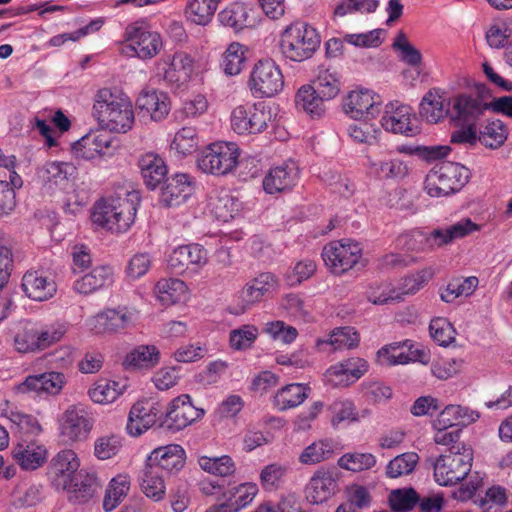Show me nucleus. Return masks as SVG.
<instances>
[{
  "instance_id": "f257e3e1",
  "label": "nucleus",
  "mask_w": 512,
  "mask_h": 512,
  "mask_svg": "<svg viewBox=\"0 0 512 512\" xmlns=\"http://www.w3.org/2000/svg\"><path fill=\"white\" fill-rule=\"evenodd\" d=\"M93 115L102 127L118 133L129 131L134 124L132 102L117 88H101L96 92Z\"/></svg>"
},
{
  "instance_id": "f03ea898",
  "label": "nucleus",
  "mask_w": 512,
  "mask_h": 512,
  "mask_svg": "<svg viewBox=\"0 0 512 512\" xmlns=\"http://www.w3.org/2000/svg\"><path fill=\"white\" fill-rule=\"evenodd\" d=\"M481 229L470 218H462L460 221L443 228H437L430 233L419 230L402 234L398 237V245L412 252L432 251L462 239Z\"/></svg>"
},
{
  "instance_id": "7ed1b4c3",
  "label": "nucleus",
  "mask_w": 512,
  "mask_h": 512,
  "mask_svg": "<svg viewBox=\"0 0 512 512\" xmlns=\"http://www.w3.org/2000/svg\"><path fill=\"white\" fill-rule=\"evenodd\" d=\"M139 203L140 196L136 191L99 201L94 206L92 222L112 232H125L134 223Z\"/></svg>"
},
{
  "instance_id": "20e7f679",
  "label": "nucleus",
  "mask_w": 512,
  "mask_h": 512,
  "mask_svg": "<svg viewBox=\"0 0 512 512\" xmlns=\"http://www.w3.org/2000/svg\"><path fill=\"white\" fill-rule=\"evenodd\" d=\"M320 43V35L313 26L295 21L282 32L280 46L287 59L302 62L313 56Z\"/></svg>"
},
{
  "instance_id": "39448f33",
  "label": "nucleus",
  "mask_w": 512,
  "mask_h": 512,
  "mask_svg": "<svg viewBox=\"0 0 512 512\" xmlns=\"http://www.w3.org/2000/svg\"><path fill=\"white\" fill-rule=\"evenodd\" d=\"M489 90L483 83H474L473 89L454 95L451 99V120L458 124H477L491 108Z\"/></svg>"
},
{
  "instance_id": "423d86ee",
  "label": "nucleus",
  "mask_w": 512,
  "mask_h": 512,
  "mask_svg": "<svg viewBox=\"0 0 512 512\" xmlns=\"http://www.w3.org/2000/svg\"><path fill=\"white\" fill-rule=\"evenodd\" d=\"M473 450L469 445H457L454 450L440 455L434 462V478L441 486L461 482L471 471Z\"/></svg>"
},
{
  "instance_id": "0eeeda50",
  "label": "nucleus",
  "mask_w": 512,
  "mask_h": 512,
  "mask_svg": "<svg viewBox=\"0 0 512 512\" xmlns=\"http://www.w3.org/2000/svg\"><path fill=\"white\" fill-rule=\"evenodd\" d=\"M469 170L454 162H443L426 176L425 190L432 197H443L459 191L469 180Z\"/></svg>"
},
{
  "instance_id": "6e6552de",
  "label": "nucleus",
  "mask_w": 512,
  "mask_h": 512,
  "mask_svg": "<svg viewBox=\"0 0 512 512\" xmlns=\"http://www.w3.org/2000/svg\"><path fill=\"white\" fill-rule=\"evenodd\" d=\"M239 155V148L233 142L212 143L198 155L197 166L207 174L225 175L236 168Z\"/></svg>"
},
{
  "instance_id": "1a4fd4ad",
  "label": "nucleus",
  "mask_w": 512,
  "mask_h": 512,
  "mask_svg": "<svg viewBox=\"0 0 512 512\" xmlns=\"http://www.w3.org/2000/svg\"><path fill=\"white\" fill-rule=\"evenodd\" d=\"M361 257V245L351 239L331 241L322 250L325 265L336 275H341L352 269Z\"/></svg>"
},
{
  "instance_id": "9d476101",
  "label": "nucleus",
  "mask_w": 512,
  "mask_h": 512,
  "mask_svg": "<svg viewBox=\"0 0 512 512\" xmlns=\"http://www.w3.org/2000/svg\"><path fill=\"white\" fill-rule=\"evenodd\" d=\"M94 426L91 412L81 404L70 405L59 418V435L66 443L85 441Z\"/></svg>"
},
{
  "instance_id": "9b49d317",
  "label": "nucleus",
  "mask_w": 512,
  "mask_h": 512,
  "mask_svg": "<svg viewBox=\"0 0 512 512\" xmlns=\"http://www.w3.org/2000/svg\"><path fill=\"white\" fill-rule=\"evenodd\" d=\"M135 319L133 310L126 306L107 308L86 320L90 332L96 335L119 333L131 326Z\"/></svg>"
},
{
  "instance_id": "f8f14e48",
  "label": "nucleus",
  "mask_w": 512,
  "mask_h": 512,
  "mask_svg": "<svg viewBox=\"0 0 512 512\" xmlns=\"http://www.w3.org/2000/svg\"><path fill=\"white\" fill-rule=\"evenodd\" d=\"M126 36L131 41L127 48L140 60H148L156 56L162 49L163 42L158 32L150 31L143 22H134L127 26Z\"/></svg>"
},
{
  "instance_id": "ddd939ff",
  "label": "nucleus",
  "mask_w": 512,
  "mask_h": 512,
  "mask_svg": "<svg viewBox=\"0 0 512 512\" xmlns=\"http://www.w3.org/2000/svg\"><path fill=\"white\" fill-rule=\"evenodd\" d=\"M338 491V477L333 469L318 468L305 486L306 500L311 504L326 502Z\"/></svg>"
},
{
  "instance_id": "4468645a",
  "label": "nucleus",
  "mask_w": 512,
  "mask_h": 512,
  "mask_svg": "<svg viewBox=\"0 0 512 512\" xmlns=\"http://www.w3.org/2000/svg\"><path fill=\"white\" fill-rule=\"evenodd\" d=\"M203 413L202 409L193 406L189 395L183 394L171 401L161 425L167 429L179 431L199 419Z\"/></svg>"
},
{
  "instance_id": "2eb2a0df",
  "label": "nucleus",
  "mask_w": 512,
  "mask_h": 512,
  "mask_svg": "<svg viewBox=\"0 0 512 512\" xmlns=\"http://www.w3.org/2000/svg\"><path fill=\"white\" fill-rule=\"evenodd\" d=\"M382 127L394 134L412 136L418 132L412 108L399 103H389L381 118Z\"/></svg>"
},
{
  "instance_id": "dca6fc26",
  "label": "nucleus",
  "mask_w": 512,
  "mask_h": 512,
  "mask_svg": "<svg viewBox=\"0 0 512 512\" xmlns=\"http://www.w3.org/2000/svg\"><path fill=\"white\" fill-rule=\"evenodd\" d=\"M368 371L366 360L351 357L330 366L325 377L334 387H347L359 380Z\"/></svg>"
},
{
  "instance_id": "f3484780",
  "label": "nucleus",
  "mask_w": 512,
  "mask_h": 512,
  "mask_svg": "<svg viewBox=\"0 0 512 512\" xmlns=\"http://www.w3.org/2000/svg\"><path fill=\"white\" fill-rule=\"evenodd\" d=\"M249 85L254 95L272 97L283 89L284 77L279 66H255Z\"/></svg>"
},
{
  "instance_id": "a211bd4d",
  "label": "nucleus",
  "mask_w": 512,
  "mask_h": 512,
  "mask_svg": "<svg viewBox=\"0 0 512 512\" xmlns=\"http://www.w3.org/2000/svg\"><path fill=\"white\" fill-rule=\"evenodd\" d=\"M80 467V459L72 449L59 451L51 460L49 474L58 487L70 489L75 473Z\"/></svg>"
},
{
  "instance_id": "6ab92c4d",
  "label": "nucleus",
  "mask_w": 512,
  "mask_h": 512,
  "mask_svg": "<svg viewBox=\"0 0 512 512\" xmlns=\"http://www.w3.org/2000/svg\"><path fill=\"white\" fill-rule=\"evenodd\" d=\"M299 179V168L293 161H287L269 169L263 178V189L267 194L290 191Z\"/></svg>"
},
{
  "instance_id": "aec40b11",
  "label": "nucleus",
  "mask_w": 512,
  "mask_h": 512,
  "mask_svg": "<svg viewBox=\"0 0 512 512\" xmlns=\"http://www.w3.org/2000/svg\"><path fill=\"white\" fill-rule=\"evenodd\" d=\"M160 413L158 403L150 400L136 402L130 409L126 426L127 433L131 436H140L153 427Z\"/></svg>"
},
{
  "instance_id": "412c9836",
  "label": "nucleus",
  "mask_w": 512,
  "mask_h": 512,
  "mask_svg": "<svg viewBox=\"0 0 512 512\" xmlns=\"http://www.w3.org/2000/svg\"><path fill=\"white\" fill-rule=\"evenodd\" d=\"M206 263L207 252L198 244L179 246L172 251L168 258L169 268L176 273L188 269L197 272Z\"/></svg>"
},
{
  "instance_id": "4be33fe9",
  "label": "nucleus",
  "mask_w": 512,
  "mask_h": 512,
  "mask_svg": "<svg viewBox=\"0 0 512 512\" xmlns=\"http://www.w3.org/2000/svg\"><path fill=\"white\" fill-rule=\"evenodd\" d=\"M47 455L46 447L36 440L21 439L11 449L12 459L25 471L40 468L46 462Z\"/></svg>"
},
{
  "instance_id": "5701e85b",
  "label": "nucleus",
  "mask_w": 512,
  "mask_h": 512,
  "mask_svg": "<svg viewBox=\"0 0 512 512\" xmlns=\"http://www.w3.org/2000/svg\"><path fill=\"white\" fill-rule=\"evenodd\" d=\"M381 104V98L372 90L357 88L350 91L344 99V110L354 119L373 115Z\"/></svg>"
},
{
  "instance_id": "b1692460",
  "label": "nucleus",
  "mask_w": 512,
  "mask_h": 512,
  "mask_svg": "<svg viewBox=\"0 0 512 512\" xmlns=\"http://www.w3.org/2000/svg\"><path fill=\"white\" fill-rule=\"evenodd\" d=\"M194 192V184L187 174H176L168 178L161 188L159 202L171 208L183 204Z\"/></svg>"
},
{
  "instance_id": "393cba45",
  "label": "nucleus",
  "mask_w": 512,
  "mask_h": 512,
  "mask_svg": "<svg viewBox=\"0 0 512 512\" xmlns=\"http://www.w3.org/2000/svg\"><path fill=\"white\" fill-rule=\"evenodd\" d=\"M22 289L25 295L35 301H46L57 291L55 281L42 271H27L22 277Z\"/></svg>"
},
{
  "instance_id": "a878e982",
  "label": "nucleus",
  "mask_w": 512,
  "mask_h": 512,
  "mask_svg": "<svg viewBox=\"0 0 512 512\" xmlns=\"http://www.w3.org/2000/svg\"><path fill=\"white\" fill-rule=\"evenodd\" d=\"M136 106L140 111L148 114L153 121H161L169 114L171 103L166 93L145 88L137 97Z\"/></svg>"
},
{
  "instance_id": "bb28decb",
  "label": "nucleus",
  "mask_w": 512,
  "mask_h": 512,
  "mask_svg": "<svg viewBox=\"0 0 512 512\" xmlns=\"http://www.w3.org/2000/svg\"><path fill=\"white\" fill-rule=\"evenodd\" d=\"M66 384V377L61 372L50 371L39 375H30L25 381L18 385L17 390L20 393L27 392H45L51 395H57Z\"/></svg>"
},
{
  "instance_id": "cd10ccee",
  "label": "nucleus",
  "mask_w": 512,
  "mask_h": 512,
  "mask_svg": "<svg viewBox=\"0 0 512 512\" xmlns=\"http://www.w3.org/2000/svg\"><path fill=\"white\" fill-rule=\"evenodd\" d=\"M76 173V167L68 162H47L37 170V177L48 191L63 187Z\"/></svg>"
},
{
  "instance_id": "c85d7f7f",
  "label": "nucleus",
  "mask_w": 512,
  "mask_h": 512,
  "mask_svg": "<svg viewBox=\"0 0 512 512\" xmlns=\"http://www.w3.org/2000/svg\"><path fill=\"white\" fill-rule=\"evenodd\" d=\"M114 282V271L108 265H99L74 282V290L89 295L110 287Z\"/></svg>"
},
{
  "instance_id": "c756f323",
  "label": "nucleus",
  "mask_w": 512,
  "mask_h": 512,
  "mask_svg": "<svg viewBox=\"0 0 512 512\" xmlns=\"http://www.w3.org/2000/svg\"><path fill=\"white\" fill-rule=\"evenodd\" d=\"M111 145L112 140L107 133H89L74 143L72 149L76 157L93 160L105 156Z\"/></svg>"
},
{
  "instance_id": "7c9ffc66",
  "label": "nucleus",
  "mask_w": 512,
  "mask_h": 512,
  "mask_svg": "<svg viewBox=\"0 0 512 512\" xmlns=\"http://www.w3.org/2000/svg\"><path fill=\"white\" fill-rule=\"evenodd\" d=\"M344 75L337 66H320L312 85L327 100L336 98L344 85Z\"/></svg>"
},
{
  "instance_id": "2f4dec72",
  "label": "nucleus",
  "mask_w": 512,
  "mask_h": 512,
  "mask_svg": "<svg viewBox=\"0 0 512 512\" xmlns=\"http://www.w3.org/2000/svg\"><path fill=\"white\" fill-rule=\"evenodd\" d=\"M444 96V91L439 88H431L424 94L419 104V115L424 121L436 124L448 116Z\"/></svg>"
},
{
  "instance_id": "473e14b6",
  "label": "nucleus",
  "mask_w": 512,
  "mask_h": 512,
  "mask_svg": "<svg viewBox=\"0 0 512 512\" xmlns=\"http://www.w3.org/2000/svg\"><path fill=\"white\" fill-rule=\"evenodd\" d=\"M326 98L312 84L302 85L296 92L294 102L298 111L304 112L311 118H320L326 112Z\"/></svg>"
},
{
  "instance_id": "72a5a7b5",
  "label": "nucleus",
  "mask_w": 512,
  "mask_h": 512,
  "mask_svg": "<svg viewBox=\"0 0 512 512\" xmlns=\"http://www.w3.org/2000/svg\"><path fill=\"white\" fill-rule=\"evenodd\" d=\"M278 288V279L272 273L265 272L249 281L243 287L241 295L247 305H252L260 302L266 295L276 292Z\"/></svg>"
},
{
  "instance_id": "f704fd0d",
  "label": "nucleus",
  "mask_w": 512,
  "mask_h": 512,
  "mask_svg": "<svg viewBox=\"0 0 512 512\" xmlns=\"http://www.w3.org/2000/svg\"><path fill=\"white\" fill-rule=\"evenodd\" d=\"M153 293L161 305L168 307L186 301L188 287L180 279L162 278L155 284Z\"/></svg>"
},
{
  "instance_id": "c9c22d12",
  "label": "nucleus",
  "mask_w": 512,
  "mask_h": 512,
  "mask_svg": "<svg viewBox=\"0 0 512 512\" xmlns=\"http://www.w3.org/2000/svg\"><path fill=\"white\" fill-rule=\"evenodd\" d=\"M148 465L159 467V471L179 470L185 463V451L177 444H171L155 449L149 456Z\"/></svg>"
},
{
  "instance_id": "e433bc0d",
  "label": "nucleus",
  "mask_w": 512,
  "mask_h": 512,
  "mask_svg": "<svg viewBox=\"0 0 512 512\" xmlns=\"http://www.w3.org/2000/svg\"><path fill=\"white\" fill-rule=\"evenodd\" d=\"M139 168L144 183L152 190L161 184L167 175L164 160L153 152H148L140 157Z\"/></svg>"
},
{
  "instance_id": "4c0bfd02",
  "label": "nucleus",
  "mask_w": 512,
  "mask_h": 512,
  "mask_svg": "<svg viewBox=\"0 0 512 512\" xmlns=\"http://www.w3.org/2000/svg\"><path fill=\"white\" fill-rule=\"evenodd\" d=\"M258 493L255 483H242L222 493L223 503L230 512H239L252 503Z\"/></svg>"
},
{
  "instance_id": "58836bf2",
  "label": "nucleus",
  "mask_w": 512,
  "mask_h": 512,
  "mask_svg": "<svg viewBox=\"0 0 512 512\" xmlns=\"http://www.w3.org/2000/svg\"><path fill=\"white\" fill-rule=\"evenodd\" d=\"M360 341L359 334L353 327H341L335 329L327 339H318L316 342L320 350L336 351L342 349H352L358 346Z\"/></svg>"
},
{
  "instance_id": "ea45409f",
  "label": "nucleus",
  "mask_w": 512,
  "mask_h": 512,
  "mask_svg": "<svg viewBox=\"0 0 512 512\" xmlns=\"http://www.w3.org/2000/svg\"><path fill=\"white\" fill-rule=\"evenodd\" d=\"M131 486V478L128 474H118L113 477L105 490L103 509L111 512L116 509L128 495Z\"/></svg>"
},
{
  "instance_id": "a19ab883",
  "label": "nucleus",
  "mask_w": 512,
  "mask_h": 512,
  "mask_svg": "<svg viewBox=\"0 0 512 512\" xmlns=\"http://www.w3.org/2000/svg\"><path fill=\"white\" fill-rule=\"evenodd\" d=\"M126 388L127 385L124 382L100 379L92 385L88 395L94 403L109 404L117 400Z\"/></svg>"
},
{
  "instance_id": "79ce46f5",
  "label": "nucleus",
  "mask_w": 512,
  "mask_h": 512,
  "mask_svg": "<svg viewBox=\"0 0 512 512\" xmlns=\"http://www.w3.org/2000/svg\"><path fill=\"white\" fill-rule=\"evenodd\" d=\"M249 10L244 3L234 2L218 14V20L223 26L239 32L253 25L249 19Z\"/></svg>"
},
{
  "instance_id": "37998d69",
  "label": "nucleus",
  "mask_w": 512,
  "mask_h": 512,
  "mask_svg": "<svg viewBox=\"0 0 512 512\" xmlns=\"http://www.w3.org/2000/svg\"><path fill=\"white\" fill-rule=\"evenodd\" d=\"M140 487L142 492L150 499L158 502L166 495V485L163 473L159 467L147 465L143 471Z\"/></svg>"
},
{
  "instance_id": "c03bdc74",
  "label": "nucleus",
  "mask_w": 512,
  "mask_h": 512,
  "mask_svg": "<svg viewBox=\"0 0 512 512\" xmlns=\"http://www.w3.org/2000/svg\"><path fill=\"white\" fill-rule=\"evenodd\" d=\"M309 390V387L303 384H288L277 391L274 396V405L279 410L297 407L308 398Z\"/></svg>"
},
{
  "instance_id": "a18cd8bd",
  "label": "nucleus",
  "mask_w": 512,
  "mask_h": 512,
  "mask_svg": "<svg viewBox=\"0 0 512 512\" xmlns=\"http://www.w3.org/2000/svg\"><path fill=\"white\" fill-rule=\"evenodd\" d=\"M221 0H188L187 18L197 25H207L213 18Z\"/></svg>"
},
{
  "instance_id": "49530a36",
  "label": "nucleus",
  "mask_w": 512,
  "mask_h": 512,
  "mask_svg": "<svg viewBox=\"0 0 512 512\" xmlns=\"http://www.w3.org/2000/svg\"><path fill=\"white\" fill-rule=\"evenodd\" d=\"M474 421L473 412L460 405H447L433 422V427L450 428Z\"/></svg>"
},
{
  "instance_id": "de8ad7c7",
  "label": "nucleus",
  "mask_w": 512,
  "mask_h": 512,
  "mask_svg": "<svg viewBox=\"0 0 512 512\" xmlns=\"http://www.w3.org/2000/svg\"><path fill=\"white\" fill-rule=\"evenodd\" d=\"M239 203L228 193H221L211 197L209 201L210 212L220 221L228 222L239 211Z\"/></svg>"
},
{
  "instance_id": "09e8293b",
  "label": "nucleus",
  "mask_w": 512,
  "mask_h": 512,
  "mask_svg": "<svg viewBox=\"0 0 512 512\" xmlns=\"http://www.w3.org/2000/svg\"><path fill=\"white\" fill-rule=\"evenodd\" d=\"M159 362V351L151 345H140L127 354L124 364L133 368H152Z\"/></svg>"
},
{
  "instance_id": "8fccbe9b",
  "label": "nucleus",
  "mask_w": 512,
  "mask_h": 512,
  "mask_svg": "<svg viewBox=\"0 0 512 512\" xmlns=\"http://www.w3.org/2000/svg\"><path fill=\"white\" fill-rule=\"evenodd\" d=\"M67 332L68 324L59 320L40 326L37 325L40 351L46 350L62 341Z\"/></svg>"
},
{
  "instance_id": "3c124183",
  "label": "nucleus",
  "mask_w": 512,
  "mask_h": 512,
  "mask_svg": "<svg viewBox=\"0 0 512 512\" xmlns=\"http://www.w3.org/2000/svg\"><path fill=\"white\" fill-rule=\"evenodd\" d=\"M333 454L332 445L328 441L319 440L304 448L298 460L303 465H316L329 460Z\"/></svg>"
},
{
  "instance_id": "603ef678",
  "label": "nucleus",
  "mask_w": 512,
  "mask_h": 512,
  "mask_svg": "<svg viewBox=\"0 0 512 512\" xmlns=\"http://www.w3.org/2000/svg\"><path fill=\"white\" fill-rule=\"evenodd\" d=\"M199 137L194 127H183L176 132L171 149L180 157L192 154L198 148Z\"/></svg>"
},
{
  "instance_id": "864d4df0",
  "label": "nucleus",
  "mask_w": 512,
  "mask_h": 512,
  "mask_svg": "<svg viewBox=\"0 0 512 512\" xmlns=\"http://www.w3.org/2000/svg\"><path fill=\"white\" fill-rule=\"evenodd\" d=\"M508 130L501 120H493L480 131L478 140L486 147L497 149L506 141Z\"/></svg>"
},
{
  "instance_id": "5fc2aeb1",
  "label": "nucleus",
  "mask_w": 512,
  "mask_h": 512,
  "mask_svg": "<svg viewBox=\"0 0 512 512\" xmlns=\"http://www.w3.org/2000/svg\"><path fill=\"white\" fill-rule=\"evenodd\" d=\"M479 284L475 276H470L462 281L453 280L448 283L446 288L440 293L441 300L450 303L460 296L468 297L472 295Z\"/></svg>"
},
{
  "instance_id": "6e6d98bb",
  "label": "nucleus",
  "mask_w": 512,
  "mask_h": 512,
  "mask_svg": "<svg viewBox=\"0 0 512 512\" xmlns=\"http://www.w3.org/2000/svg\"><path fill=\"white\" fill-rule=\"evenodd\" d=\"M14 347L20 353L40 351L37 325L25 324L14 336Z\"/></svg>"
},
{
  "instance_id": "4d7b16f0",
  "label": "nucleus",
  "mask_w": 512,
  "mask_h": 512,
  "mask_svg": "<svg viewBox=\"0 0 512 512\" xmlns=\"http://www.w3.org/2000/svg\"><path fill=\"white\" fill-rule=\"evenodd\" d=\"M101 484L96 473H86L80 475L72 490V498L79 503H85L97 493Z\"/></svg>"
},
{
  "instance_id": "13d9d810",
  "label": "nucleus",
  "mask_w": 512,
  "mask_h": 512,
  "mask_svg": "<svg viewBox=\"0 0 512 512\" xmlns=\"http://www.w3.org/2000/svg\"><path fill=\"white\" fill-rule=\"evenodd\" d=\"M198 464L204 471L221 477L230 476L236 470L234 461L226 455L221 457L201 456L198 459Z\"/></svg>"
},
{
  "instance_id": "bf43d9fd",
  "label": "nucleus",
  "mask_w": 512,
  "mask_h": 512,
  "mask_svg": "<svg viewBox=\"0 0 512 512\" xmlns=\"http://www.w3.org/2000/svg\"><path fill=\"white\" fill-rule=\"evenodd\" d=\"M371 170L380 179H402L408 174L407 165L398 158L372 163Z\"/></svg>"
},
{
  "instance_id": "052dcab7",
  "label": "nucleus",
  "mask_w": 512,
  "mask_h": 512,
  "mask_svg": "<svg viewBox=\"0 0 512 512\" xmlns=\"http://www.w3.org/2000/svg\"><path fill=\"white\" fill-rule=\"evenodd\" d=\"M337 464L348 471L362 472L376 464V457L371 453H346L338 459Z\"/></svg>"
},
{
  "instance_id": "680f3d73",
  "label": "nucleus",
  "mask_w": 512,
  "mask_h": 512,
  "mask_svg": "<svg viewBox=\"0 0 512 512\" xmlns=\"http://www.w3.org/2000/svg\"><path fill=\"white\" fill-rule=\"evenodd\" d=\"M288 471L286 465L271 463L265 466L260 472V483L264 490L275 491L284 482Z\"/></svg>"
},
{
  "instance_id": "e2e57ef3",
  "label": "nucleus",
  "mask_w": 512,
  "mask_h": 512,
  "mask_svg": "<svg viewBox=\"0 0 512 512\" xmlns=\"http://www.w3.org/2000/svg\"><path fill=\"white\" fill-rule=\"evenodd\" d=\"M121 448V436L116 434L103 435L94 442V455L99 460H108L116 456Z\"/></svg>"
},
{
  "instance_id": "0e129e2a",
  "label": "nucleus",
  "mask_w": 512,
  "mask_h": 512,
  "mask_svg": "<svg viewBox=\"0 0 512 512\" xmlns=\"http://www.w3.org/2000/svg\"><path fill=\"white\" fill-rule=\"evenodd\" d=\"M259 330L255 325L246 324L230 331L229 342L234 350H246L256 341Z\"/></svg>"
},
{
  "instance_id": "69168bd1",
  "label": "nucleus",
  "mask_w": 512,
  "mask_h": 512,
  "mask_svg": "<svg viewBox=\"0 0 512 512\" xmlns=\"http://www.w3.org/2000/svg\"><path fill=\"white\" fill-rule=\"evenodd\" d=\"M385 34L384 29H373L364 33H347L344 40L358 48H377L383 43Z\"/></svg>"
},
{
  "instance_id": "338daca9",
  "label": "nucleus",
  "mask_w": 512,
  "mask_h": 512,
  "mask_svg": "<svg viewBox=\"0 0 512 512\" xmlns=\"http://www.w3.org/2000/svg\"><path fill=\"white\" fill-rule=\"evenodd\" d=\"M418 460L419 457L414 452L398 455L388 463L386 467V474L390 478H398L403 475H408L414 470Z\"/></svg>"
},
{
  "instance_id": "774afa93",
  "label": "nucleus",
  "mask_w": 512,
  "mask_h": 512,
  "mask_svg": "<svg viewBox=\"0 0 512 512\" xmlns=\"http://www.w3.org/2000/svg\"><path fill=\"white\" fill-rule=\"evenodd\" d=\"M393 49L398 53L399 59L405 64H420L421 52L414 47L402 31H399L392 44Z\"/></svg>"
}]
</instances>
